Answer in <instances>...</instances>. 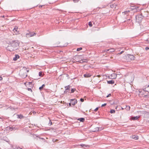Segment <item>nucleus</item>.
Masks as SVG:
<instances>
[{
    "instance_id": "1",
    "label": "nucleus",
    "mask_w": 149,
    "mask_h": 149,
    "mask_svg": "<svg viewBox=\"0 0 149 149\" xmlns=\"http://www.w3.org/2000/svg\"><path fill=\"white\" fill-rule=\"evenodd\" d=\"M19 46V43L17 41L13 40L10 42L6 47V49L11 52L17 49Z\"/></svg>"
},
{
    "instance_id": "2",
    "label": "nucleus",
    "mask_w": 149,
    "mask_h": 149,
    "mask_svg": "<svg viewBox=\"0 0 149 149\" xmlns=\"http://www.w3.org/2000/svg\"><path fill=\"white\" fill-rule=\"evenodd\" d=\"M143 15V13H141V14L137 15L136 16V19L137 22H141L143 17L147 16V14L144 15Z\"/></svg>"
},
{
    "instance_id": "3",
    "label": "nucleus",
    "mask_w": 149,
    "mask_h": 149,
    "mask_svg": "<svg viewBox=\"0 0 149 149\" xmlns=\"http://www.w3.org/2000/svg\"><path fill=\"white\" fill-rule=\"evenodd\" d=\"M19 74L22 78H25L27 76V74L26 73V71L23 70H22L20 71Z\"/></svg>"
},
{
    "instance_id": "4",
    "label": "nucleus",
    "mask_w": 149,
    "mask_h": 149,
    "mask_svg": "<svg viewBox=\"0 0 149 149\" xmlns=\"http://www.w3.org/2000/svg\"><path fill=\"white\" fill-rule=\"evenodd\" d=\"M127 61H130L131 60H134L135 57L132 55L128 54L126 56Z\"/></svg>"
},
{
    "instance_id": "5",
    "label": "nucleus",
    "mask_w": 149,
    "mask_h": 149,
    "mask_svg": "<svg viewBox=\"0 0 149 149\" xmlns=\"http://www.w3.org/2000/svg\"><path fill=\"white\" fill-rule=\"evenodd\" d=\"M36 34V33L34 32H29V33H27L26 34V37L28 38H29L30 37H31L33 36Z\"/></svg>"
},
{
    "instance_id": "6",
    "label": "nucleus",
    "mask_w": 149,
    "mask_h": 149,
    "mask_svg": "<svg viewBox=\"0 0 149 149\" xmlns=\"http://www.w3.org/2000/svg\"><path fill=\"white\" fill-rule=\"evenodd\" d=\"M130 9L131 10L134 11V12H136L140 10V9L138 8V7H136L135 6H131Z\"/></svg>"
},
{
    "instance_id": "7",
    "label": "nucleus",
    "mask_w": 149,
    "mask_h": 149,
    "mask_svg": "<svg viewBox=\"0 0 149 149\" xmlns=\"http://www.w3.org/2000/svg\"><path fill=\"white\" fill-rule=\"evenodd\" d=\"M70 102H71L72 105L74 106L77 103V101L75 99H72L70 100Z\"/></svg>"
},
{
    "instance_id": "8",
    "label": "nucleus",
    "mask_w": 149,
    "mask_h": 149,
    "mask_svg": "<svg viewBox=\"0 0 149 149\" xmlns=\"http://www.w3.org/2000/svg\"><path fill=\"white\" fill-rule=\"evenodd\" d=\"M102 130V129L100 127H97L94 129V130L93 132H97L99 131H100Z\"/></svg>"
},
{
    "instance_id": "9",
    "label": "nucleus",
    "mask_w": 149,
    "mask_h": 149,
    "mask_svg": "<svg viewBox=\"0 0 149 149\" xmlns=\"http://www.w3.org/2000/svg\"><path fill=\"white\" fill-rule=\"evenodd\" d=\"M144 91L149 93V85L147 86L146 87L143 89Z\"/></svg>"
},
{
    "instance_id": "10",
    "label": "nucleus",
    "mask_w": 149,
    "mask_h": 149,
    "mask_svg": "<svg viewBox=\"0 0 149 149\" xmlns=\"http://www.w3.org/2000/svg\"><path fill=\"white\" fill-rule=\"evenodd\" d=\"M132 138L133 139H134L135 140H137L139 139L138 136L135 135H132Z\"/></svg>"
},
{
    "instance_id": "11",
    "label": "nucleus",
    "mask_w": 149,
    "mask_h": 149,
    "mask_svg": "<svg viewBox=\"0 0 149 149\" xmlns=\"http://www.w3.org/2000/svg\"><path fill=\"white\" fill-rule=\"evenodd\" d=\"M140 116H133L132 117V119L133 120H138Z\"/></svg>"
},
{
    "instance_id": "12",
    "label": "nucleus",
    "mask_w": 149,
    "mask_h": 149,
    "mask_svg": "<svg viewBox=\"0 0 149 149\" xmlns=\"http://www.w3.org/2000/svg\"><path fill=\"white\" fill-rule=\"evenodd\" d=\"M19 57V56L17 54L15 55V57L13 58V60L14 61H16L18 58Z\"/></svg>"
},
{
    "instance_id": "13",
    "label": "nucleus",
    "mask_w": 149,
    "mask_h": 149,
    "mask_svg": "<svg viewBox=\"0 0 149 149\" xmlns=\"http://www.w3.org/2000/svg\"><path fill=\"white\" fill-rule=\"evenodd\" d=\"M87 61V60L86 59H83L78 61V62L81 63L84 62H86Z\"/></svg>"
},
{
    "instance_id": "14",
    "label": "nucleus",
    "mask_w": 149,
    "mask_h": 149,
    "mask_svg": "<svg viewBox=\"0 0 149 149\" xmlns=\"http://www.w3.org/2000/svg\"><path fill=\"white\" fill-rule=\"evenodd\" d=\"M107 81V83L109 84H113L114 83V81L113 80H111L110 81Z\"/></svg>"
},
{
    "instance_id": "15",
    "label": "nucleus",
    "mask_w": 149,
    "mask_h": 149,
    "mask_svg": "<svg viewBox=\"0 0 149 149\" xmlns=\"http://www.w3.org/2000/svg\"><path fill=\"white\" fill-rule=\"evenodd\" d=\"M77 120L80 121L81 122H84V121L85 119L84 118H79L77 119Z\"/></svg>"
},
{
    "instance_id": "16",
    "label": "nucleus",
    "mask_w": 149,
    "mask_h": 149,
    "mask_svg": "<svg viewBox=\"0 0 149 149\" xmlns=\"http://www.w3.org/2000/svg\"><path fill=\"white\" fill-rule=\"evenodd\" d=\"M70 85H68V86H66L65 87V90H69L70 89Z\"/></svg>"
},
{
    "instance_id": "17",
    "label": "nucleus",
    "mask_w": 149,
    "mask_h": 149,
    "mask_svg": "<svg viewBox=\"0 0 149 149\" xmlns=\"http://www.w3.org/2000/svg\"><path fill=\"white\" fill-rule=\"evenodd\" d=\"M84 76L85 77H91V75L89 74H85Z\"/></svg>"
},
{
    "instance_id": "18",
    "label": "nucleus",
    "mask_w": 149,
    "mask_h": 149,
    "mask_svg": "<svg viewBox=\"0 0 149 149\" xmlns=\"http://www.w3.org/2000/svg\"><path fill=\"white\" fill-rule=\"evenodd\" d=\"M17 118H19L21 119L24 117V116L22 114L17 115Z\"/></svg>"
},
{
    "instance_id": "19",
    "label": "nucleus",
    "mask_w": 149,
    "mask_h": 149,
    "mask_svg": "<svg viewBox=\"0 0 149 149\" xmlns=\"http://www.w3.org/2000/svg\"><path fill=\"white\" fill-rule=\"evenodd\" d=\"M109 51L110 52H114L115 50L113 48H110L109 49H108Z\"/></svg>"
},
{
    "instance_id": "20",
    "label": "nucleus",
    "mask_w": 149,
    "mask_h": 149,
    "mask_svg": "<svg viewBox=\"0 0 149 149\" xmlns=\"http://www.w3.org/2000/svg\"><path fill=\"white\" fill-rule=\"evenodd\" d=\"M116 4H113L110 5V7L111 8H116Z\"/></svg>"
},
{
    "instance_id": "21",
    "label": "nucleus",
    "mask_w": 149,
    "mask_h": 149,
    "mask_svg": "<svg viewBox=\"0 0 149 149\" xmlns=\"http://www.w3.org/2000/svg\"><path fill=\"white\" fill-rule=\"evenodd\" d=\"M45 85L44 84H43L39 88V90H42L43 88L45 86Z\"/></svg>"
},
{
    "instance_id": "22",
    "label": "nucleus",
    "mask_w": 149,
    "mask_h": 149,
    "mask_svg": "<svg viewBox=\"0 0 149 149\" xmlns=\"http://www.w3.org/2000/svg\"><path fill=\"white\" fill-rule=\"evenodd\" d=\"M39 75L40 77H42L43 75V73L41 72H40L39 73Z\"/></svg>"
},
{
    "instance_id": "23",
    "label": "nucleus",
    "mask_w": 149,
    "mask_h": 149,
    "mask_svg": "<svg viewBox=\"0 0 149 149\" xmlns=\"http://www.w3.org/2000/svg\"><path fill=\"white\" fill-rule=\"evenodd\" d=\"M110 113H115V111L114 110L111 109L110 111Z\"/></svg>"
},
{
    "instance_id": "24",
    "label": "nucleus",
    "mask_w": 149,
    "mask_h": 149,
    "mask_svg": "<svg viewBox=\"0 0 149 149\" xmlns=\"http://www.w3.org/2000/svg\"><path fill=\"white\" fill-rule=\"evenodd\" d=\"M76 90V89L75 88H72L71 90V93H73Z\"/></svg>"
},
{
    "instance_id": "25",
    "label": "nucleus",
    "mask_w": 149,
    "mask_h": 149,
    "mask_svg": "<svg viewBox=\"0 0 149 149\" xmlns=\"http://www.w3.org/2000/svg\"><path fill=\"white\" fill-rule=\"evenodd\" d=\"M126 109L127 110H129L130 109V107L129 106H126Z\"/></svg>"
},
{
    "instance_id": "26",
    "label": "nucleus",
    "mask_w": 149,
    "mask_h": 149,
    "mask_svg": "<svg viewBox=\"0 0 149 149\" xmlns=\"http://www.w3.org/2000/svg\"><path fill=\"white\" fill-rule=\"evenodd\" d=\"M23 70H26V73H27V72H29V70H27L26 68H24L23 69H22Z\"/></svg>"
},
{
    "instance_id": "27",
    "label": "nucleus",
    "mask_w": 149,
    "mask_h": 149,
    "mask_svg": "<svg viewBox=\"0 0 149 149\" xmlns=\"http://www.w3.org/2000/svg\"><path fill=\"white\" fill-rule=\"evenodd\" d=\"M116 103V101H111V105H114V104H115Z\"/></svg>"
},
{
    "instance_id": "28",
    "label": "nucleus",
    "mask_w": 149,
    "mask_h": 149,
    "mask_svg": "<svg viewBox=\"0 0 149 149\" xmlns=\"http://www.w3.org/2000/svg\"><path fill=\"white\" fill-rule=\"evenodd\" d=\"M130 12V11L129 10H128V11H125L124 12H123V13H124L125 14H127V13L129 12Z\"/></svg>"
},
{
    "instance_id": "29",
    "label": "nucleus",
    "mask_w": 149,
    "mask_h": 149,
    "mask_svg": "<svg viewBox=\"0 0 149 149\" xmlns=\"http://www.w3.org/2000/svg\"><path fill=\"white\" fill-rule=\"evenodd\" d=\"M28 84L29 86L31 85V86H30L31 87L33 86L32 82H28Z\"/></svg>"
},
{
    "instance_id": "30",
    "label": "nucleus",
    "mask_w": 149,
    "mask_h": 149,
    "mask_svg": "<svg viewBox=\"0 0 149 149\" xmlns=\"http://www.w3.org/2000/svg\"><path fill=\"white\" fill-rule=\"evenodd\" d=\"M82 49V47H80L79 48H78L77 49V51H79Z\"/></svg>"
},
{
    "instance_id": "31",
    "label": "nucleus",
    "mask_w": 149,
    "mask_h": 149,
    "mask_svg": "<svg viewBox=\"0 0 149 149\" xmlns=\"http://www.w3.org/2000/svg\"><path fill=\"white\" fill-rule=\"evenodd\" d=\"M88 25L90 27H91L92 26V24L91 22H89L88 23Z\"/></svg>"
},
{
    "instance_id": "32",
    "label": "nucleus",
    "mask_w": 149,
    "mask_h": 149,
    "mask_svg": "<svg viewBox=\"0 0 149 149\" xmlns=\"http://www.w3.org/2000/svg\"><path fill=\"white\" fill-rule=\"evenodd\" d=\"M48 124L49 125H51L52 124V122L51 121V120H50Z\"/></svg>"
},
{
    "instance_id": "33",
    "label": "nucleus",
    "mask_w": 149,
    "mask_h": 149,
    "mask_svg": "<svg viewBox=\"0 0 149 149\" xmlns=\"http://www.w3.org/2000/svg\"><path fill=\"white\" fill-rule=\"evenodd\" d=\"M58 141V139H53L52 140V141L54 142H57V141Z\"/></svg>"
},
{
    "instance_id": "34",
    "label": "nucleus",
    "mask_w": 149,
    "mask_h": 149,
    "mask_svg": "<svg viewBox=\"0 0 149 149\" xmlns=\"http://www.w3.org/2000/svg\"><path fill=\"white\" fill-rule=\"evenodd\" d=\"M74 3L78 2L79 0H73Z\"/></svg>"
},
{
    "instance_id": "35",
    "label": "nucleus",
    "mask_w": 149,
    "mask_h": 149,
    "mask_svg": "<svg viewBox=\"0 0 149 149\" xmlns=\"http://www.w3.org/2000/svg\"><path fill=\"white\" fill-rule=\"evenodd\" d=\"M17 29H18L17 27V28H16V27H15L14 28V29L13 30V31H17Z\"/></svg>"
},
{
    "instance_id": "36",
    "label": "nucleus",
    "mask_w": 149,
    "mask_h": 149,
    "mask_svg": "<svg viewBox=\"0 0 149 149\" xmlns=\"http://www.w3.org/2000/svg\"><path fill=\"white\" fill-rule=\"evenodd\" d=\"M109 51L108 49H105V50H103V52H107V51Z\"/></svg>"
},
{
    "instance_id": "37",
    "label": "nucleus",
    "mask_w": 149,
    "mask_h": 149,
    "mask_svg": "<svg viewBox=\"0 0 149 149\" xmlns=\"http://www.w3.org/2000/svg\"><path fill=\"white\" fill-rule=\"evenodd\" d=\"M98 109H99L98 107H97L96 109H94V111H97L98 110Z\"/></svg>"
},
{
    "instance_id": "38",
    "label": "nucleus",
    "mask_w": 149,
    "mask_h": 149,
    "mask_svg": "<svg viewBox=\"0 0 149 149\" xmlns=\"http://www.w3.org/2000/svg\"><path fill=\"white\" fill-rule=\"evenodd\" d=\"M106 104H106V103H105L104 104H102V105L101 107H104L106 105Z\"/></svg>"
},
{
    "instance_id": "39",
    "label": "nucleus",
    "mask_w": 149,
    "mask_h": 149,
    "mask_svg": "<svg viewBox=\"0 0 149 149\" xmlns=\"http://www.w3.org/2000/svg\"><path fill=\"white\" fill-rule=\"evenodd\" d=\"M68 92V90H65V91H64V93H65V94H67V93Z\"/></svg>"
},
{
    "instance_id": "40",
    "label": "nucleus",
    "mask_w": 149,
    "mask_h": 149,
    "mask_svg": "<svg viewBox=\"0 0 149 149\" xmlns=\"http://www.w3.org/2000/svg\"><path fill=\"white\" fill-rule=\"evenodd\" d=\"M144 97H149V95H144Z\"/></svg>"
},
{
    "instance_id": "41",
    "label": "nucleus",
    "mask_w": 149,
    "mask_h": 149,
    "mask_svg": "<svg viewBox=\"0 0 149 149\" xmlns=\"http://www.w3.org/2000/svg\"><path fill=\"white\" fill-rule=\"evenodd\" d=\"M27 90H28V91H31V92L32 91L31 89V88H27Z\"/></svg>"
},
{
    "instance_id": "42",
    "label": "nucleus",
    "mask_w": 149,
    "mask_h": 149,
    "mask_svg": "<svg viewBox=\"0 0 149 149\" xmlns=\"http://www.w3.org/2000/svg\"><path fill=\"white\" fill-rule=\"evenodd\" d=\"M111 94L110 93L109 94H108L106 97H108L110 96H111Z\"/></svg>"
},
{
    "instance_id": "43",
    "label": "nucleus",
    "mask_w": 149,
    "mask_h": 149,
    "mask_svg": "<svg viewBox=\"0 0 149 149\" xmlns=\"http://www.w3.org/2000/svg\"><path fill=\"white\" fill-rule=\"evenodd\" d=\"M80 100L81 102H83L84 101V99H83V98H81Z\"/></svg>"
},
{
    "instance_id": "44",
    "label": "nucleus",
    "mask_w": 149,
    "mask_h": 149,
    "mask_svg": "<svg viewBox=\"0 0 149 149\" xmlns=\"http://www.w3.org/2000/svg\"><path fill=\"white\" fill-rule=\"evenodd\" d=\"M145 49L146 50H149V47H146L145 48Z\"/></svg>"
},
{
    "instance_id": "45",
    "label": "nucleus",
    "mask_w": 149,
    "mask_h": 149,
    "mask_svg": "<svg viewBox=\"0 0 149 149\" xmlns=\"http://www.w3.org/2000/svg\"><path fill=\"white\" fill-rule=\"evenodd\" d=\"M72 103L71 102H70L69 103V105L70 106H71V104H72Z\"/></svg>"
},
{
    "instance_id": "46",
    "label": "nucleus",
    "mask_w": 149,
    "mask_h": 149,
    "mask_svg": "<svg viewBox=\"0 0 149 149\" xmlns=\"http://www.w3.org/2000/svg\"><path fill=\"white\" fill-rule=\"evenodd\" d=\"M81 146L83 147H85L86 146V145H84V144H82L81 145Z\"/></svg>"
},
{
    "instance_id": "47",
    "label": "nucleus",
    "mask_w": 149,
    "mask_h": 149,
    "mask_svg": "<svg viewBox=\"0 0 149 149\" xmlns=\"http://www.w3.org/2000/svg\"><path fill=\"white\" fill-rule=\"evenodd\" d=\"M10 131H12L13 130V128L12 127H10Z\"/></svg>"
},
{
    "instance_id": "48",
    "label": "nucleus",
    "mask_w": 149,
    "mask_h": 149,
    "mask_svg": "<svg viewBox=\"0 0 149 149\" xmlns=\"http://www.w3.org/2000/svg\"><path fill=\"white\" fill-rule=\"evenodd\" d=\"M2 78L1 76H0V81L2 80Z\"/></svg>"
},
{
    "instance_id": "49",
    "label": "nucleus",
    "mask_w": 149,
    "mask_h": 149,
    "mask_svg": "<svg viewBox=\"0 0 149 149\" xmlns=\"http://www.w3.org/2000/svg\"><path fill=\"white\" fill-rule=\"evenodd\" d=\"M123 51H122L120 53V54H122L123 53Z\"/></svg>"
},
{
    "instance_id": "50",
    "label": "nucleus",
    "mask_w": 149,
    "mask_h": 149,
    "mask_svg": "<svg viewBox=\"0 0 149 149\" xmlns=\"http://www.w3.org/2000/svg\"><path fill=\"white\" fill-rule=\"evenodd\" d=\"M42 6H39V8H41V7H42Z\"/></svg>"
},
{
    "instance_id": "51",
    "label": "nucleus",
    "mask_w": 149,
    "mask_h": 149,
    "mask_svg": "<svg viewBox=\"0 0 149 149\" xmlns=\"http://www.w3.org/2000/svg\"><path fill=\"white\" fill-rule=\"evenodd\" d=\"M97 76L98 77H100V75H98Z\"/></svg>"
},
{
    "instance_id": "52",
    "label": "nucleus",
    "mask_w": 149,
    "mask_h": 149,
    "mask_svg": "<svg viewBox=\"0 0 149 149\" xmlns=\"http://www.w3.org/2000/svg\"><path fill=\"white\" fill-rule=\"evenodd\" d=\"M113 75H114V76L115 75V74H113L111 75V76H112Z\"/></svg>"
},
{
    "instance_id": "53",
    "label": "nucleus",
    "mask_w": 149,
    "mask_h": 149,
    "mask_svg": "<svg viewBox=\"0 0 149 149\" xmlns=\"http://www.w3.org/2000/svg\"><path fill=\"white\" fill-rule=\"evenodd\" d=\"M18 149H23L22 148H20L19 147H18Z\"/></svg>"
},
{
    "instance_id": "54",
    "label": "nucleus",
    "mask_w": 149,
    "mask_h": 149,
    "mask_svg": "<svg viewBox=\"0 0 149 149\" xmlns=\"http://www.w3.org/2000/svg\"><path fill=\"white\" fill-rule=\"evenodd\" d=\"M117 107H116L115 109H117Z\"/></svg>"
},
{
    "instance_id": "55",
    "label": "nucleus",
    "mask_w": 149,
    "mask_h": 149,
    "mask_svg": "<svg viewBox=\"0 0 149 149\" xmlns=\"http://www.w3.org/2000/svg\"><path fill=\"white\" fill-rule=\"evenodd\" d=\"M121 109H122V110H123V109H124V108H122V107H121Z\"/></svg>"
},
{
    "instance_id": "56",
    "label": "nucleus",
    "mask_w": 149,
    "mask_h": 149,
    "mask_svg": "<svg viewBox=\"0 0 149 149\" xmlns=\"http://www.w3.org/2000/svg\"><path fill=\"white\" fill-rule=\"evenodd\" d=\"M34 136H36V137H38V136H36V135H34Z\"/></svg>"
},
{
    "instance_id": "57",
    "label": "nucleus",
    "mask_w": 149,
    "mask_h": 149,
    "mask_svg": "<svg viewBox=\"0 0 149 149\" xmlns=\"http://www.w3.org/2000/svg\"><path fill=\"white\" fill-rule=\"evenodd\" d=\"M18 149V148H17L16 149Z\"/></svg>"
},
{
    "instance_id": "58",
    "label": "nucleus",
    "mask_w": 149,
    "mask_h": 149,
    "mask_svg": "<svg viewBox=\"0 0 149 149\" xmlns=\"http://www.w3.org/2000/svg\"><path fill=\"white\" fill-rule=\"evenodd\" d=\"M116 77L115 78H116ZM113 78V79H115V78Z\"/></svg>"
}]
</instances>
